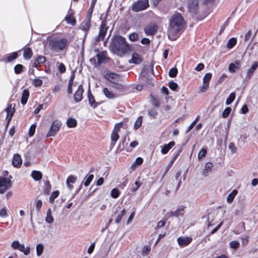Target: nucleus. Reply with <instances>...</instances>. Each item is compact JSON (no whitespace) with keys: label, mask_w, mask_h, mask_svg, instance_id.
I'll use <instances>...</instances> for the list:
<instances>
[{"label":"nucleus","mask_w":258,"mask_h":258,"mask_svg":"<svg viewBox=\"0 0 258 258\" xmlns=\"http://www.w3.org/2000/svg\"><path fill=\"white\" fill-rule=\"evenodd\" d=\"M184 21L179 13L173 15L170 20L168 30V36L170 39L174 40L179 35V32L184 26Z\"/></svg>","instance_id":"nucleus-1"},{"label":"nucleus","mask_w":258,"mask_h":258,"mask_svg":"<svg viewBox=\"0 0 258 258\" xmlns=\"http://www.w3.org/2000/svg\"><path fill=\"white\" fill-rule=\"evenodd\" d=\"M110 47L114 53L120 56L130 50V46L126 42L125 39L119 35L113 38Z\"/></svg>","instance_id":"nucleus-2"},{"label":"nucleus","mask_w":258,"mask_h":258,"mask_svg":"<svg viewBox=\"0 0 258 258\" xmlns=\"http://www.w3.org/2000/svg\"><path fill=\"white\" fill-rule=\"evenodd\" d=\"M68 44L66 38L51 39L49 41V47L54 51L59 52L63 50Z\"/></svg>","instance_id":"nucleus-3"},{"label":"nucleus","mask_w":258,"mask_h":258,"mask_svg":"<svg viewBox=\"0 0 258 258\" xmlns=\"http://www.w3.org/2000/svg\"><path fill=\"white\" fill-rule=\"evenodd\" d=\"M148 7V0H139L132 5V10L138 12L146 10Z\"/></svg>","instance_id":"nucleus-4"},{"label":"nucleus","mask_w":258,"mask_h":258,"mask_svg":"<svg viewBox=\"0 0 258 258\" xmlns=\"http://www.w3.org/2000/svg\"><path fill=\"white\" fill-rule=\"evenodd\" d=\"M62 123L60 121L56 120L52 122L46 137H54L61 127Z\"/></svg>","instance_id":"nucleus-5"},{"label":"nucleus","mask_w":258,"mask_h":258,"mask_svg":"<svg viewBox=\"0 0 258 258\" xmlns=\"http://www.w3.org/2000/svg\"><path fill=\"white\" fill-rule=\"evenodd\" d=\"M11 186L12 183L10 178L0 177V193H4Z\"/></svg>","instance_id":"nucleus-6"},{"label":"nucleus","mask_w":258,"mask_h":258,"mask_svg":"<svg viewBox=\"0 0 258 258\" xmlns=\"http://www.w3.org/2000/svg\"><path fill=\"white\" fill-rule=\"evenodd\" d=\"M108 29L105 21H103L100 26V30L98 35L96 38V41L99 42L104 39L106 32Z\"/></svg>","instance_id":"nucleus-7"},{"label":"nucleus","mask_w":258,"mask_h":258,"mask_svg":"<svg viewBox=\"0 0 258 258\" xmlns=\"http://www.w3.org/2000/svg\"><path fill=\"white\" fill-rule=\"evenodd\" d=\"M11 247L13 249H18L23 252L25 255H28L30 253V248L29 247H25L23 244H20L18 241H14L11 244Z\"/></svg>","instance_id":"nucleus-8"},{"label":"nucleus","mask_w":258,"mask_h":258,"mask_svg":"<svg viewBox=\"0 0 258 258\" xmlns=\"http://www.w3.org/2000/svg\"><path fill=\"white\" fill-rule=\"evenodd\" d=\"M91 17V16L86 15L85 19L81 24L80 27L81 29L85 32V36L87 35L90 29Z\"/></svg>","instance_id":"nucleus-9"},{"label":"nucleus","mask_w":258,"mask_h":258,"mask_svg":"<svg viewBox=\"0 0 258 258\" xmlns=\"http://www.w3.org/2000/svg\"><path fill=\"white\" fill-rule=\"evenodd\" d=\"M192 240V238L190 237L180 236L177 238V241L180 247H183L188 245Z\"/></svg>","instance_id":"nucleus-10"},{"label":"nucleus","mask_w":258,"mask_h":258,"mask_svg":"<svg viewBox=\"0 0 258 258\" xmlns=\"http://www.w3.org/2000/svg\"><path fill=\"white\" fill-rule=\"evenodd\" d=\"M84 92V89L82 85L78 86L77 90L76 91L74 95V99L75 102L78 103L80 102L82 99V95Z\"/></svg>","instance_id":"nucleus-11"},{"label":"nucleus","mask_w":258,"mask_h":258,"mask_svg":"<svg viewBox=\"0 0 258 258\" xmlns=\"http://www.w3.org/2000/svg\"><path fill=\"white\" fill-rule=\"evenodd\" d=\"M104 78L109 81L110 83L114 84V83L118 82L119 78L118 75L115 73L108 72L105 76Z\"/></svg>","instance_id":"nucleus-12"},{"label":"nucleus","mask_w":258,"mask_h":258,"mask_svg":"<svg viewBox=\"0 0 258 258\" xmlns=\"http://www.w3.org/2000/svg\"><path fill=\"white\" fill-rule=\"evenodd\" d=\"M143 60L142 57L136 52H134L132 56V58L128 60L129 63L139 64Z\"/></svg>","instance_id":"nucleus-13"},{"label":"nucleus","mask_w":258,"mask_h":258,"mask_svg":"<svg viewBox=\"0 0 258 258\" xmlns=\"http://www.w3.org/2000/svg\"><path fill=\"white\" fill-rule=\"evenodd\" d=\"M188 10L192 15L197 14L198 10V3L197 1H193L188 4Z\"/></svg>","instance_id":"nucleus-14"},{"label":"nucleus","mask_w":258,"mask_h":258,"mask_svg":"<svg viewBox=\"0 0 258 258\" xmlns=\"http://www.w3.org/2000/svg\"><path fill=\"white\" fill-rule=\"evenodd\" d=\"M74 13L72 10L70 9L68 11V14L65 17V20L67 22L72 25H75L76 23V20L73 16Z\"/></svg>","instance_id":"nucleus-15"},{"label":"nucleus","mask_w":258,"mask_h":258,"mask_svg":"<svg viewBox=\"0 0 258 258\" xmlns=\"http://www.w3.org/2000/svg\"><path fill=\"white\" fill-rule=\"evenodd\" d=\"M157 30L156 25L151 24L145 28V32L147 35H153L155 34Z\"/></svg>","instance_id":"nucleus-16"},{"label":"nucleus","mask_w":258,"mask_h":258,"mask_svg":"<svg viewBox=\"0 0 258 258\" xmlns=\"http://www.w3.org/2000/svg\"><path fill=\"white\" fill-rule=\"evenodd\" d=\"M257 67L258 62H254L251 65V67L247 70L245 76V79H249Z\"/></svg>","instance_id":"nucleus-17"},{"label":"nucleus","mask_w":258,"mask_h":258,"mask_svg":"<svg viewBox=\"0 0 258 258\" xmlns=\"http://www.w3.org/2000/svg\"><path fill=\"white\" fill-rule=\"evenodd\" d=\"M23 57L26 60L30 59L33 55V52L31 49L27 46H25L23 48Z\"/></svg>","instance_id":"nucleus-18"},{"label":"nucleus","mask_w":258,"mask_h":258,"mask_svg":"<svg viewBox=\"0 0 258 258\" xmlns=\"http://www.w3.org/2000/svg\"><path fill=\"white\" fill-rule=\"evenodd\" d=\"M22 162L21 156L18 154L14 155L12 160L13 166L16 167H19L21 165Z\"/></svg>","instance_id":"nucleus-19"},{"label":"nucleus","mask_w":258,"mask_h":258,"mask_svg":"<svg viewBox=\"0 0 258 258\" xmlns=\"http://www.w3.org/2000/svg\"><path fill=\"white\" fill-rule=\"evenodd\" d=\"M5 111L7 113V119L8 120V123H9L14 113V109L12 108V104L9 105L5 109Z\"/></svg>","instance_id":"nucleus-20"},{"label":"nucleus","mask_w":258,"mask_h":258,"mask_svg":"<svg viewBox=\"0 0 258 258\" xmlns=\"http://www.w3.org/2000/svg\"><path fill=\"white\" fill-rule=\"evenodd\" d=\"M175 145L174 141H171L167 144L163 146L161 149V153L162 154H165Z\"/></svg>","instance_id":"nucleus-21"},{"label":"nucleus","mask_w":258,"mask_h":258,"mask_svg":"<svg viewBox=\"0 0 258 258\" xmlns=\"http://www.w3.org/2000/svg\"><path fill=\"white\" fill-rule=\"evenodd\" d=\"M106 52H100L96 54L97 58V64L99 65L103 62L106 58Z\"/></svg>","instance_id":"nucleus-22"},{"label":"nucleus","mask_w":258,"mask_h":258,"mask_svg":"<svg viewBox=\"0 0 258 258\" xmlns=\"http://www.w3.org/2000/svg\"><path fill=\"white\" fill-rule=\"evenodd\" d=\"M46 61V57L44 56L40 55L37 56L33 64V67H37L38 65L43 64Z\"/></svg>","instance_id":"nucleus-23"},{"label":"nucleus","mask_w":258,"mask_h":258,"mask_svg":"<svg viewBox=\"0 0 258 258\" xmlns=\"http://www.w3.org/2000/svg\"><path fill=\"white\" fill-rule=\"evenodd\" d=\"M29 96V91L27 89H25L23 90L22 95V98L21 102V104L23 105H24L26 104L28 99Z\"/></svg>","instance_id":"nucleus-24"},{"label":"nucleus","mask_w":258,"mask_h":258,"mask_svg":"<svg viewBox=\"0 0 258 258\" xmlns=\"http://www.w3.org/2000/svg\"><path fill=\"white\" fill-rule=\"evenodd\" d=\"M31 176L35 181L40 180L42 177L41 172L37 170H33L31 174Z\"/></svg>","instance_id":"nucleus-25"},{"label":"nucleus","mask_w":258,"mask_h":258,"mask_svg":"<svg viewBox=\"0 0 258 258\" xmlns=\"http://www.w3.org/2000/svg\"><path fill=\"white\" fill-rule=\"evenodd\" d=\"M103 93L107 98L110 99H113L116 97L115 94L109 91L107 88H104L103 89Z\"/></svg>","instance_id":"nucleus-26"},{"label":"nucleus","mask_w":258,"mask_h":258,"mask_svg":"<svg viewBox=\"0 0 258 258\" xmlns=\"http://www.w3.org/2000/svg\"><path fill=\"white\" fill-rule=\"evenodd\" d=\"M51 185L49 183V181L48 180H46L44 182V185L43 186V192L48 195L49 194L50 190H51Z\"/></svg>","instance_id":"nucleus-27"},{"label":"nucleus","mask_w":258,"mask_h":258,"mask_svg":"<svg viewBox=\"0 0 258 258\" xmlns=\"http://www.w3.org/2000/svg\"><path fill=\"white\" fill-rule=\"evenodd\" d=\"M237 190L236 189H234L232 191L231 193H230L226 199L227 202L228 203H231L234 200L235 196L237 194Z\"/></svg>","instance_id":"nucleus-28"},{"label":"nucleus","mask_w":258,"mask_h":258,"mask_svg":"<svg viewBox=\"0 0 258 258\" xmlns=\"http://www.w3.org/2000/svg\"><path fill=\"white\" fill-rule=\"evenodd\" d=\"M53 218L52 216V211L51 209H48L47 211L46 216L45 218V221L49 224L53 222Z\"/></svg>","instance_id":"nucleus-29"},{"label":"nucleus","mask_w":258,"mask_h":258,"mask_svg":"<svg viewBox=\"0 0 258 258\" xmlns=\"http://www.w3.org/2000/svg\"><path fill=\"white\" fill-rule=\"evenodd\" d=\"M88 97L89 100V103L91 106V107L94 108L96 107L98 105V104L97 102H96L94 97L92 95L91 93H88Z\"/></svg>","instance_id":"nucleus-30"},{"label":"nucleus","mask_w":258,"mask_h":258,"mask_svg":"<svg viewBox=\"0 0 258 258\" xmlns=\"http://www.w3.org/2000/svg\"><path fill=\"white\" fill-rule=\"evenodd\" d=\"M77 120L73 118L70 117L67 121V124L69 127H75L77 125Z\"/></svg>","instance_id":"nucleus-31"},{"label":"nucleus","mask_w":258,"mask_h":258,"mask_svg":"<svg viewBox=\"0 0 258 258\" xmlns=\"http://www.w3.org/2000/svg\"><path fill=\"white\" fill-rule=\"evenodd\" d=\"M171 216L178 217L183 215V208H179L175 211H171L170 213Z\"/></svg>","instance_id":"nucleus-32"},{"label":"nucleus","mask_w":258,"mask_h":258,"mask_svg":"<svg viewBox=\"0 0 258 258\" xmlns=\"http://www.w3.org/2000/svg\"><path fill=\"white\" fill-rule=\"evenodd\" d=\"M18 57V54L17 52H13L10 54L8 56L5 58L4 60L5 62H9L15 59Z\"/></svg>","instance_id":"nucleus-33"},{"label":"nucleus","mask_w":258,"mask_h":258,"mask_svg":"<svg viewBox=\"0 0 258 258\" xmlns=\"http://www.w3.org/2000/svg\"><path fill=\"white\" fill-rule=\"evenodd\" d=\"M94 178L93 174H90L85 176L83 183L85 186H88Z\"/></svg>","instance_id":"nucleus-34"},{"label":"nucleus","mask_w":258,"mask_h":258,"mask_svg":"<svg viewBox=\"0 0 258 258\" xmlns=\"http://www.w3.org/2000/svg\"><path fill=\"white\" fill-rule=\"evenodd\" d=\"M178 156V154H176L175 156H174L173 157H172V158L171 159V160L170 161L169 163H168V165L167 166L166 168V169L162 175V176H164L167 173V172H168V171L169 170V169L170 168V167H171V166L172 165L173 163H174V162L175 161V159H176L177 157Z\"/></svg>","instance_id":"nucleus-35"},{"label":"nucleus","mask_w":258,"mask_h":258,"mask_svg":"<svg viewBox=\"0 0 258 258\" xmlns=\"http://www.w3.org/2000/svg\"><path fill=\"white\" fill-rule=\"evenodd\" d=\"M235 98V93L234 92L231 93L226 100V105H230L234 100Z\"/></svg>","instance_id":"nucleus-36"},{"label":"nucleus","mask_w":258,"mask_h":258,"mask_svg":"<svg viewBox=\"0 0 258 258\" xmlns=\"http://www.w3.org/2000/svg\"><path fill=\"white\" fill-rule=\"evenodd\" d=\"M73 80H74V77H71V78H70V79L69 81V83H68V88H67V93L69 94H72V92H73L72 88H73V84H74Z\"/></svg>","instance_id":"nucleus-37"},{"label":"nucleus","mask_w":258,"mask_h":258,"mask_svg":"<svg viewBox=\"0 0 258 258\" xmlns=\"http://www.w3.org/2000/svg\"><path fill=\"white\" fill-rule=\"evenodd\" d=\"M237 43V40L235 38H231L227 43V47L229 49L232 48Z\"/></svg>","instance_id":"nucleus-38"},{"label":"nucleus","mask_w":258,"mask_h":258,"mask_svg":"<svg viewBox=\"0 0 258 258\" xmlns=\"http://www.w3.org/2000/svg\"><path fill=\"white\" fill-rule=\"evenodd\" d=\"M119 136L118 135V133L115 131H113L111 136V139L112 142H113V145L115 144V143L118 140Z\"/></svg>","instance_id":"nucleus-39"},{"label":"nucleus","mask_w":258,"mask_h":258,"mask_svg":"<svg viewBox=\"0 0 258 258\" xmlns=\"http://www.w3.org/2000/svg\"><path fill=\"white\" fill-rule=\"evenodd\" d=\"M96 0H92L90 8L89 9L87 15L92 17V14L93 11V9L95 4Z\"/></svg>","instance_id":"nucleus-40"},{"label":"nucleus","mask_w":258,"mask_h":258,"mask_svg":"<svg viewBox=\"0 0 258 258\" xmlns=\"http://www.w3.org/2000/svg\"><path fill=\"white\" fill-rule=\"evenodd\" d=\"M120 195L119 190L117 188H113L111 191V196L113 198L116 199L119 197Z\"/></svg>","instance_id":"nucleus-41"},{"label":"nucleus","mask_w":258,"mask_h":258,"mask_svg":"<svg viewBox=\"0 0 258 258\" xmlns=\"http://www.w3.org/2000/svg\"><path fill=\"white\" fill-rule=\"evenodd\" d=\"M59 195V191L58 190H56L53 191L49 198V201L51 203H53L54 201L55 198H56Z\"/></svg>","instance_id":"nucleus-42"},{"label":"nucleus","mask_w":258,"mask_h":258,"mask_svg":"<svg viewBox=\"0 0 258 258\" xmlns=\"http://www.w3.org/2000/svg\"><path fill=\"white\" fill-rule=\"evenodd\" d=\"M36 254L37 255L39 256L42 254L43 250V246L42 244H38L36 245Z\"/></svg>","instance_id":"nucleus-43"},{"label":"nucleus","mask_w":258,"mask_h":258,"mask_svg":"<svg viewBox=\"0 0 258 258\" xmlns=\"http://www.w3.org/2000/svg\"><path fill=\"white\" fill-rule=\"evenodd\" d=\"M199 119H200V116L198 115L197 116V117L195 118V119L188 126V127L187 129V131H186V133H188V132H189L194 127V126L195 125L196 123L198 121Z\"/></svg>","instance_id":"nucleus-44"},{"label":"nucleus","mask_w":258,"mask_h":258,"mask_svg":"<svg viewBox=\"0 0 258 258\" xmlns=\"http://www.w3.org/2000/svg\"><path fill=\"white\" fill-rule=\"evenodd\" d=\"M125 214V209H123L121 210L120 213L118 214L117 216V217L115 220V222L116 223H118L120 222V220H121L122 218L124 216Z\"/></svg>","instance_id":"nucleus-45"},{"label":"nucleus","mask_w":258,"mask_h":258,"mask_svg":"<svg viewBox=\"0 0 258 258\" xmlns=\"http://www.w3.org/2000/svg\"><path fill=\"white\" fill-rule=\"evenodd\" d=\"M231 111V108L229 107H226L222 113V116L223 118H226L228 116Z\"/></svg>","instance_id":"nucleus-46"},{"label":"nucleus","mask_w":258,"mask_h":258,"mask_svg":"<svg viewBox=\"0 0 258 258\" xmlns=\"http://www.w3.org/2000/svg\"><path fill=\"white\" fill-rule=\"evenodd\" d=\"M177 69L176 68H172L169 71V76L170 77L174 78L177 75Z\"/></svg>","instance_id":"nucleus-47"},{"label":"nucleus","mask_w":258,"mask_h":258,"mask_svg":"<svg viewBox=\"0 0 258 258\" xmlns=\"http://www.w3.org/2000/svg\"><path fill=\"white\" fill-rule=\"evenodd\" d=\"M56 64L57 65L58 70L60 73L62 74L66 72V67L63 63H59L57 62Z\"/></svg>","instance_id":"nucleus-48"},{"label":"nucleus","mask_w":258,"mask_h":258,"mask_svg":"<svg viewBox=\"0 0 258 258\" xmlns=\"http://www.w3.org/2000/svg\"><path fill=\"white\" fill-rule=\"evenodd\" d=\"M8 216L7 208L6 207L3 208L0 211V217L5 218L8 217Z\"/></svg>","instance_id":"nucleus-49"},{"label":"nucleus","mask_w":258,"mask_h":258,"mask_svg":"<svg viewBox=\"0 0 258 258\" xmlns=\"http://www.w3.org/2000/svg\"><path fill=\"white\" fill-rule=\"evenodd\" d=\"M23 66L21 64H18L14 67V72L16 74H19L21 73Z\"/></svg>","instance_id":"nucleus-50"},{"label":"nucleus","mask_w":258,"mask_h":258,"mask_svg":"<svg viewBox=\"0 0 258 258\" xmlns=\"http://www.w3.org/2000/svg\"><path fill=\"white\" fill-rule=\"evenodd\" d=\"M229 245L231 248L237 249L239 247L240 244L238 241L233 240L229 243Z\"/></svg>","instance_id":"nucleus-51"},{"label":"nucleus","mask_w":258,"mask_h":258,"mask_svg":"<svg viewBox=\"0 0 258 258\" xmlns=\"http://www.w3.org/2000/svg\"><path fill=\"white\" fill-rule=\"evenodd\" d=\"M212 78V74L211 73H207L203 77V83H209L210 80Z\"/></svg>","instance_id":"nucleus-52"},{"label":"nucleus","mask_w":258,"mask_h":258,"mask_svg":"<svg viewBox=\"0 0 258 258\" xmlns=\"http://www.w3.org/2000/svg\"><path fill=\"white\" fill-rule=\"evenodd\" d=\"M207 154V150L205 148H202L199 152L198 159H201L205 156Z\"/></svg>","instance_id":"nucleus-53"},{"label":"nucleus","mask_w":258,"mask_h":258,"mask_svg":"<svg viewBox=\"0 0 258 258\" xmlns=\"http://www.w3.org/2000/svg\"><path fill=\"white\" fill-rule=\"evenodd\" d=\"M77 177L75 176L71 175L68 177L66 181L72 184L75 183L77 180Z\"/></svg>","instance_id":"nucleus-54"},{"label":"nucleus","mask_w":258,"mask_h":258,"mask_svg":"<svg viewBox=\"0 0 258 258\" xmlns=\"http://www.w3.org/2000/svg\"><path fill=\"white\" fill-rule=\"evenodd\" d=\"M168 86L170 89H171L173 91H175L177 87V84L173 81H170L168 83Z\"/></svg>","instance_id":"nucleus-55"},{"label":"nucleus","mask_w":258,"mask_h":258,"mask_svg":"<svg viewBox=\"0 0 258 258\" xmlns=\"http://www.w3.org/2000/svg\"><path fill=\"white\" fill-rule=\"evenodd\" d=\"M138 34L137 33H132L129 35V39L132 41H135L138 39Z\"/></svg>","instance_id":"nucleus-56"},{"label":"nucleus","mask_w":258,"mask_h":258,"mask_svg":"<svg viewBox=\"0 0 258 258\" xmlns=\"http://www.w3.org/2000/svg\"><path fill=\"white\" fill-rule=\"evenodd\" d=\"M142 125V117H139L137 119V120L136 121L135 124H134V128L135 129L139 128Z\"/></svg>","instance_id":"nucleus-57"},{"label":"nucleus","mask_w":258,"mask_h":258,"mask_svg":"<svg viewBox=\"0 0 258 258\" xmlns=\"http://www.w3.org/2000/svg\"><path fill=\"white\" fill-rule=\"evenodd\" d=\"M36 125L33 124L31 125L29 130V137H32L35 132Z\"/></svg>","instance_id":"nucleus-58"},{"label":"nucleus","mask_w":258,"mask_h":258,"mask_svg":"<svg viewBox=\"0 0 258 258\" xmlns=\"http://www.w3.org/2000/svg\"><path fill=\"white\" fill-rule=\"evenodd\" d=\"M143 162V159L141 157H138L136 158L135 161L132 165V167H135L136 165H140L142 164Z\"/></svg>","instance_id":"nucleus-59"},{"label":"nucleus","mask_w":258,"mask_h":258,"mask_svg":"<svg viewBox=\"0 0 258 258\" xmlns=\"http://www.w3.org/2000/svg\"><path fill=\"white\" fill-rule=\"evenodd\" d=\"M151 248L148 246H144L142 250V254L143 255H147L150 251Z\"/></svg>","instance_id":"nucleus-60"},{"label":"nucleus","mask_w":258,"mask_h":258,"mask_svg":"<svg viewBox=\"0 0 258 258\" xmlns=\"http://www.w3.org/2000/svg\"><path fill=\"white\" fill-rule=\"evenodd\" d=\"M141 185V183H140L138 181H136L135 182L134 185L132 187V189H131L132 191L133 192H135L140 187Z\"/></svg>","instance_id":"nucleus-61"},{"label":"nucleus","mask_w":258,"mask_h":258,"mask_svg":"<svg viewBox=\"0 0 258 258\" xmlns=\"http://www.w3.org/2000/svg\"><path fill=\"white\" fill-rule=\"evenodd\" d=\"M148 115H150L151 117H152L153 118H156L157 115V111L154 109L149 110Z\"/></svg>","instance_id":"nucleus-62"},{"label":"nucleus","mask_w":258,"mask_h":258,"mask_svg":"<svg viewBox=\"0 0 258 258\" xmlns=\"http://www.w3.org/2000/svg\"><path fill=\"white\" fill-rule=\"evenodd\" d=\"M209 87V83H203V85L200 87V90L202 93L205 92Z\"/></svg>","instance_id":"nucleus-63"},{"label":"nucleus","mask_w":258,"mask_h":258,"mask_svg":"<svg viewBox=\"0 0 258 258\" xmlns=\"http://www.w3.org/2000/svg\"><path fill=\"white\" fill-rule=\"evenodd\" d=\"M42 205V202L40 200H38L35 202V206L36 210L39 211Z\"/></svg>","instance_id":"nucleus-64"}]
</instances>
